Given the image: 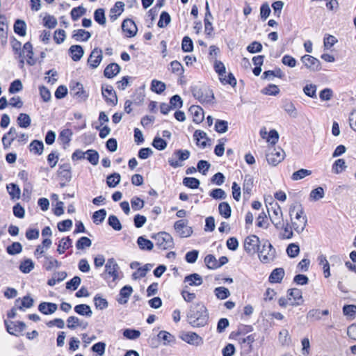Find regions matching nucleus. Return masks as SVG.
I'll use <instances>...</instances> for the list:
<instances>
[{
	"label": "nucleus",
	"mask_w": 356,
	"mask_h": 356,
	"mask_svg": "<svg viewBox=\"0 0 356 356\" xmlns=\"http://www.w3.org/2000/svg\"><path fill=\"white\" fill-rule=\"evenodd\" d=\"M268 213L273 224L277 229H282V235L284 238H292L293 231L298 234L302 233L307 225V216L302 206L298 204H292L289 207V222L284 220L282 211L277 204L272 207Z\"/></svg>",
	"instance_id": "f257e3e1"
},
{
	"label": "nucleus",
	"mask_w": 356,
	"mask_h": 356,
	"mask_svg": "<svg viewBox=\"0 0 356 356\" xmlns=\"http://www.w3.org/2000/svg\"><path fill=\"white\" fill-rule=\"evenodd\" d=\"M188 323L193 327H202L207 324L208 313L206 307L201 302L192 305L187 315Z\"/></svg>",
	"instance_id": "f03ea898"
},
{
	"label": "nucleus",
	"mask_w": 356,
	"mask_h": 356,
	"mask_svg": "<svg viewBox=\"0 0 356 356\" xmlns=\"http://www.w3.org/2000/svg\"><path fill=\"white\" fill-rule=\"evenodd\" d=\"M304 302L302 292L298 289H291L287 291L286 298H280L278 300L279 305L282 307L287 306H300Z\"/></svg>",
	"instance_id": "7ed1b4c3"
},
{
	"label": "nucleus",
	"mask_w": 356,
	"mask_h": 356,
	"mask_svg": "<svg viewBox=\"0 0 356 356\" xmlns=\"http://www.w3.org/2000/svg\"><path fill=\"white\" fill-rule=\"evenodd\" d=\"M266 157L269 165L272 166H277L284 159L285 152L280 147H271L268 149Z\"/></svg>",
	"instance_id": "20e7f679"
},
{
	"label": "nucleus",
	"mask_w": 356,
	"mask_h": 356,
	"mask_svg": "<svg viewBox=\"0 0 356 356\" xmlns=\"http://www.w3.org/2000/svg\"><path fill=\"white\" fill-rule=\"evenodd\" d=\"M156 241V244L160 248L166 250L173 245V239L172 236L166 232H159L152 236Z\"/></svg>",
	"instance_id": "39448f33"
},
{
	"label": "nucleus",
	"mask_w": 356,
	"mask_h": 356,
	"mask_svg": "<svg viewBox=\"0 0 356 356\" xmlns=\"http://www.w3.org/2000/svg\"><path fill=\"white\" fill-rule=\"evenodd\" d=\"M259 257L263 263H269L272 261L275 257V251L272 245L268 243H264L261 249H259Z\"/></svg>",
	"instance_id": "423d86ee"
},
{
	"label": "nucleus",
	"mask_w": 356,
	"mask_h": 356,
	"mask_svg": "<svg viewBox=\"0 0 356 356\" xmlns=\"http://www.w3.org/2000/svg\"><path fill=\"white\" fill-rule=\"evenodd\" d=\"M180 338L186 343L192 346H200L203 344V339L195 332H182L180 334Z\"/></svg>",
	"instance_id": "0eeeda50"
},
{
	"label": "nucleus",
	"mask_w": 356,
	"mask_h": 356,
	"mask_svg": "<svg viewBox=\"0 0 356 356\" xmlns=\"http://www.w3.org/2000/svg\"><path fill=\"white\" fill-rule=\"evenodd\" d=\"M259 239L255 235H251L248 236L245 239L244 248L246 252L250 254H254L257 252L259 249Z\"/></svg>",
	"instance_id": "6e6552de"
},
{
	"label": "nucleus",
	"mask_w": 356,
	"mask_h": 356,
	"mask_svg": "<svg viewBox=\"0 0 356 356\" xmlns=\"http://www.w3.org/2000/svg\"><path fill=\"white\" fill-rule=\"evenodd\" d=\"M175 229L181 237H188L193 233V229L188 225L187 221L180 220L175 222Z\"/></svg>",
	"instance_id": "1a4fd4ad"
},
{
	"label": "nucleus",
	"mask_w": 356,
	"mask_h": 356,
	"mask_svg": "<svg viewBox=\"0 0 356 356\" xmlns=\"http://www.w3.org/2000/svg\"><path fill=\"white\" fill-rule=\"evenodd\" d=\"M301 62L310 71H318L320 69L318 60L312 56L305 55L302 56Z\"/></svg>",
	"instance_id": "9d476101"
},
{
	"label": "nucleus",
	"mask_w": 356,
	"mask_h": 356,
	"mask_svg": "<svg viewBox=\"0 0 356 356\" xmlns=\"http://www.w3.org/2000/svg\"><path fill=\"white\" fill-rule=\"evenodd\" d=\"M4 323L7 332L10 334L17 336L22 331V322L5 320Z\"/></svg>",
	"instance_id": "9b49d317"
},
{
	"label": "nucleus",
	"mask_w": 356,
	"mask_h": 356,
	"mask_svg": "<svg viewBox=\"0 0 356 356\" xmlns=\"http://www.w3.org/2000/svg\"><path fill=\"white\" fill-rule=\"evenodd\" d=\"M10 44L16 58L19 60V66L22 68V44L19 41L16 40L14 37L10 38Z\"/></svg>",
	"instance_id": "f8f14e48"
},
{
	"label": "nucleus",
	"mask_w": 356,
	"mask_h": 356,
	"mask_svg": "<svg viewBox=\"0 0 356 356\" xmlns=\"http://www.w3.org/2000/svg\"><path fill=\"white\" fill-rule=\"evenodd\" d=\"M262 138L265 139L268 143L275 145L279 139L278 133L273 129L267 131L266 128L261 130L260 132Z\"/></svg>",
	"instance_id": "ddd939ff"
},
{
	"label": "nucleus",
	"mask_w": 356,
	"mask_h": 356,
	"mask_svg": "<svg viewBox=\"0 0 356 356\" xmlns=\"http://www.w3.org/2000/svg\"><path fill=\"white\" fill-rule=\"evenodd\" d=\"M189 112L192 116L193 121L197 124L202 122L204 119V112L199 106H191L189 108Z\"/></svg>",
	"instance_id": "4468645a"
},
{
	"label": "nucleus",
	"mask_w": 356,
	"mask_h": 356,
	"mask_svg": "<svg viewBox=\"0 0 356 356\" xmlns=\"http://www.w3.org/2000/svg\"><path fill=\"white\" fill-rule=\"evenodd\" d=\"M123 32L127 37H133L137 33V27L135 23L131 19H126L122 25Z\"/></svg>",
	"instance_id": "2eb2a0df"
},
{
	"label": "nucleus",
	"mask_w": 356,
	"mask_h": 356,
	"mask_svg": "<svg viewBox=\"0 0 356 356\" xmlns=\"http://www.w3.org/2000/svg\"><path fill=\"white\" fill-rule=\"evenodd\" d=\"M102 59V51L101 49H95L89 58H88V63L92 68H96L99 63H101V60Z\"/></svg>",
	"instance_id": "dca6fc26"
},
{
	"label": "nucleus",
	"mask_w": 356,
	"mask_h": 356,
	"mask_svg": "<svg viewBox=\"0 0 356 356\" xmlns=\"http://www.w3.org/2000/svg\"><path fill=\"white\" fill-rule=\"evenodd\" d=\"M194 139L196 141V144L201 148L207 147L209 142L207 134L201 130H196L193 135Z\"/></svg>",
	"instance_id": "f3484780"
},
{
	"label": "nucleus",
	"mask_w": 356,
	"mask_h": 356,
	"mask_svg": "<svg viewBox=\"0 0 356 356\" xmlns=\"http://www.w3.org/2000/svg\"><path fill=\"white\" fill-rule=\"evenodd\" d=\"M32 45L27 42L24 45V57H26L29 65H33L36 63L37 58L33 56Z\"/></svg>",
	"instance_id": "a211bd4d"
},
{
	"label": "nucleus",
	"mask_w": 356,
	"mask_h": 356,
	"mask_svg": "<svg viewBox=\"0 0 356 356\" xmlns=\"http://www.w3.org/2000/svg\"><path fill=\"white\" fill-rule=\"evenodd\" d=\"M325 197V191L323 187L318 186L311 191L309 195V200L311 202H315L320 201Z\"/></svg>",
	"instance_id": "6ab92c4d"
},
{
	"label": "nucleus",
	"mask_w": 356,
	"mask_h": 356,
	"mask_svg": "<svg viewBox=\"0 0 356 356\" xmlns=\"http://www.w3.org/2000/svg\"><path fill=\"white\" fill-rule=\"evenodd\" d=\"M17 136V131L16 129L14 127H11L9 130V131L4 134L2 138V143L3 145V147L5 149H7L10 147L11 145L12 141L14 140V139Z\"/></svg>",
	"instance_id": "aec40b11"
},
{
	"label": "nucleus",
	"mask_w": 356,
	"mask_h": 356,
	"mask_svg": "<svg viewBox=\"0 0 356 356\" xmlns=\"http://www.w3.org/2000/svg\"><path fill=\"white\" fill-rule=\"evenodd\" d=\"M218 75L220 81L222 84H229L232 87L236 86V79L233 76V75L231 73L227 72V70L225 72H221L220 74H218Z\"/></svg>",
	"instance_id": "412c9836"
},
{
	"label": "nucleus",
	"mask_w": 356,
	"mask_h": 356,
	"mask_svg": "<svg viewBox=\"0 0 356 356\" xmlns=\"http://www.w3.org/2000/svg\"><path fill=\"white\" fill-rule=\"evenodd\" d=\"M132 288L129 286H124L120 292L118 298V302L121 305H124L128 302V299L132 293Z\"/></svg>",
	"instance_id": "4be33fe9"
},
{
	"label": "nucleus",
	"mask_w": 356,
	"mask_h": 356,
	"mask_svg": "<svg viewBox=\"0 0 356 356\" xmlns=\"http://www.w3.org/2000/svg\"><path fill=\"white\" fill-rule=\"evenodd\" d=\"M6 188L12 200H19L20 198L21 190L18 185L10 183L7 184Z\"/></svg>",
	"instance_id": "5701e85b"
},
{
	"label": "nucleus",
	"mask_w": 356,
	"mask_h": 356,
	"mask_svg": "<svg viewBox=\"0 0 356 356\" xmlns=\"http://www.w3.org/2000/svg\"><path fill=\"white\" fill-rule=\"evenodd\" d=\"M338 42L337 38L332 35H325L323 38V47L326 51H332L334 44Z\"/></svg>",
	"instance_id": "b1692460"
},
{
	"label": "nucleus",
	"mask_w": 356,
	"mask_h": 356,
	"mask_svg": "<svg viewBox=\"0 0 356 356\" xmlns=\"http://www.w3.org/2000/svg\"><path fill=\"white\" fill-rule=\"evenodd\" d=\"M105 268L106 271L112 275L114 280L118 277V266L113 259H110L107 261Z\"/></svg>",
	"instance_id": "393cba45"
},
{
	"label": "nucleus",
	"mask_w": 356,
	"mask_h": 356,
	"mask_svg": "<svg viewBox=\"0 0 356 356\" xmlns=\"http://www.w3.org/2000/svg\"><path fill=\"white\" fill-rule=\"evenodd\" d=\"M124 4L122 2H117L110 10V19L115 21L123 12Z\"/></svg>",
	"instance_id": "a878e982"
},
{
	"label": "nucleus",
	"mask_w": 356,
	"mask_h": 356,
	"mask_svg": "<svg viewBox=\"0 0 356 356\" xmlns=\"http://www.w3.org/2000/svg\"><path fill=\"white\" fill-rule=\"evenodd\" d=\"M347 168L346 161L342 159H339L333 163L332 170L334 174L339 175L344 172Z\"/></svg>",
	"instance_id": "bb28decb"
},
{
	"label": "nucleus",
	"mask_w": 356,
	"mask_h": 356,
	"mask_svg": "<svg viewBox=\"0 0 356 356\" xmlns=\"http://www.w3.org/2000/svg\"><path fill=\"white\" fill-rule=\"evenodd\" d=\"M158 339L162 341L163 345L167 346L175 340V337L166 331H161L157 335Z\"/></svg>",
	"instance_id": "cd10ccee"
},
{
	"label": "nucleus",
	"mask_w": 356,
	"mask_h": 356,
	"mask_svg": "<svg viewBox=\"0 0 356 356\" xmlns=\"http://www.w3.org/2000/svg\"><path fill=\"white\" fill-rule=\"evenodd\" d=\"M184 283L188 286H200L202 283V279L198 274H192L185 277Z\"/></svg>",
	"instance_id": "c85d7f7f"
},
{
	"label": "nucleus",
	"mask_w": 356,
	"mask_h": 356,
	"mask_svg": "<svg viewBox=\"0 0 356 356\" xmlns=\"http://www.w3.org/2000/svg\"><path fill=\"white\" fill-rule=\"evenodd\" d=\"M40 311L45 314L54 313L57 309V305L51 302H42L39 305Z\"/></svg>",
	"instance_id": "c756f323"
},
{
	"label": "nucleus",
	"mask_w": 356,
	"mask_h": 356,
	"mask_svg": "<svg viewBox=\"0 0 356 356\" xmlns=\"http://www.w3.org/2000/svg\"><path fill=\"white\" fill-rule=\"evenodd\" d=\"M343 314L348 319L353 320L356 317V305H346L343 307Z\"/></svg>",
	"instance_id": "7c9ffc66"
},
{
	"label": "nucleus",
	"mask_w": 356,
	"mask_h": 356,
	"mask_svg": "<svg viewBox=\"0 0 356 356\" xmlns=\"http://www.w3.org/2000/svg\"><path fill=\"white\" fill-rule=\"evenodd\" d=\"M284 275V270L283 268L275 269L270 275L269 280L270 282L278 283L280 282Z\"/></svg>",
	"instance_id": "2f4dec72"
},
{
	"label": "nucleus",
	"mask_w": 356,
	"mask_h": 356,
	"mask_svg": "<svg viewBox=\"0 0 356 356\" xmlns=\"http://www.w3.org/2000/svg\"><path fill=\"white\" fill-rule=\"evenodd\" d=\"M120 72V67L116 63H112L108 65L105 70H104V75L108 78H111L116 74H118Z\"/></svg>",
	"instance_id": "473e14b6"
},
{
	"label": "nucleus",
	"mask_w": 356,
	"mask_h": 356,
	"mask_svg": "<svg viewBox=\"0 0 356 356\" xmlns=\"http://www.w3.org/2000/svg\"><path fill=\"white\" fill-rule=\"evenodd\" d=\"M74 96L80 100H86L88 95L83 90V86L79 83L73 88Z\"/></svg>",
	"instance_id": "72a5a7b5"
},
{
	"label": "nucleus",
	"mask_w": 356,
	"mask_h": 356,
	"mask_svg": "<svg viewBox=\"0 0 356 356\" xmlns=\"http://www.w3.org/2000/svg\"><path fill=\"white\" fill-rule=\"evenodd\" d=\"M70 54L72 58L76 61L79 60L83 55V50L79 45H73L70 48Z\"/></svg>",
	"instance_id": "f704fd0d"
},
{
	"label": "nucleus",
	"mask_w": 356,
	"mask_h": 356,
	"mask_svg": "<svg viewBox=\"0 0 356 356\" xmlns=\"http://www.w3.org/2000/svg\"><path fill=\"white\" fill-rule=\"evenodd\" d=\"M102 95L108 102L113 104H115L117 102V97L115 96V92L111 88L107 87L104 88L102 90Z\"/></svg>",
	"instance_id": "c9c22d12"
},
{
	"label": "nucleus",
	"mask_w": 356,
	"mask_h": 356,
	"mask_svg": "<svg viewBox=\"0 0 356 356\" xmlns=\"http://www.w3.org/2000/svg\"><path fill=\"white\" fill-rule=\"evenodd\" d=\"M317 86L314 83H307L303 87V92L311 98H316Z\"/></svg>",
	"instance_id": "e433bc0d"
},
{
	"label": "nucleus",
	"mask_w": 356,
	"mask_h": 356,
	"mask_svg": "<svg viewBox=\"0 0 356 356\" xmlns=\"http://www.w3.org/2000/svg\"><path fill=\"white\" fill-rule=\"evenodd\" d=\"M43 25L49 29L54 28L57 24V19L55 17L46 14L42 19Z\"/></svg>",
	"instance_id": "4c0bfd02"
},
{
	"label": "nucleus",
	"mask_w": 356,
	"mask_h": 356,
	"mask_svg": "<svg viewBox=\"0 0 356 356\" xmlns=\"http://www.w3.org/2000/svg\"><path fill=\"white\" fill-rule=\"evenodd\" d=\"M74 310L79 314L90 316L92 314V312L90 307V306L87 305H79L74 307Z\"/></svg>",
	"instance_id": "58836bf2"
},
{
	"label": "nucleus",
	"mask_w": 356,
	"mask_h": 356,
	"mask_svg": "<svg viewBox=\"0 0 356 356\" xmlns=\"http://www.w3.org/2000/svg\"><path fill=\"white\" fill-rule=\"evenodd\" d=\"M138 245L142 250H152L153 248V243L151 241L145 238L143 236H140L138 238Z\"/></svg>",
	"instance_id": "ea45409f"
},
{
	"label": "nucleus",
	"mask_w": 356,
	"mask_h": 356,
	"mask_svg": "<svg viewBox=\"0 0 356 356\" xmlns=\"http://www.w3.org/2000/svg\"><path fill=\"white\" fill-rule=\"evenodd\" d=\"M261 92L266 95L276 96L280 93V89L277 86L270 84L264 88Z\"/></svg>",
	"instance_id": "a19ab883"
},
{
	"label": "nucleus",
	"mask_w": 356,
	"mask_h": 356,
	"mask_svg": "<svg viewBox=\"0 0 356 356\" xmlns=\"http://www.w3.org/2000/svg\"><path fill=\"white\" fill-rule=\"evenodd\" d=\"M17 309H22V299L21 298H18L17 300H16L15 307L8 312V320H10L15 317Z\"/></svg>",
	"instance_id": "79ce46f5"
},
{
	"label": "nucleus",
	"mask_w": 356,
	"mask_h": 356,
	"mask_svg": "<svg viewBox=\"0 0 356 356\" xmlns=\"http://www.w3.org/2000/svg\"><path fill=\"white\" fill-rule=\"evenodd\" d=\"M320 264L322 266L323 274L325 278L330 276V264L325 257L321 256L319 258Z\"/></svg>",
	"instance_id": "37998d69"
},
{
	"label": "nucleus",
	"mask_w": 356,
	"mask_h": 356,
	"mask_svg": "<svg viewBox=\"0 0 356 356\" xmlns=\"http://www.w3.org/2000/svg\"><path fill=\"white\" fill-rule=\"evenodd\" d=\"M22 250V247L20 243L14 242L10 245L7 247V252L9 254L14 255L19 253Z\"/></svg>",
	"instance_id": "c03bdc74"
},
{
	"label": "nucleus",
	"mask_w": 356,
	"mask_h": 356,
	"mask_svg": "<svg viewBox=\"0 0 356 356\" xmlns=\"http://www.w3.org/2000/svg\"><path fill=\"white\" fill-rule=\"evenodd\" d=\"M311 174H312V172L310 170H306V169H301V170H299L293 172L291 178L293 180L297 181V180L303 179L304 177L309 176Z\"/></svg>",
	"instance_id": "a18cd8bd"
},
{
	"label": "nucleus",
	"mask_w": 356,
	"mask_h": 356,
	"mask_svg": "<svg viewBox=\"0 0 356 356\" xmlns=\"http://www.w3.org/2000/svg\"><path fill=\"white\" fill-rule=\"evenodd\" d=\"M43 143L42 142L35 140L30 145V150L31 152L40 154L43 151Z\"/></svg>",
	"instance_id": "49530a36"
},
{
	"label": "nucleus",
	"mask_w": 356,
	"mask_h": 356,
	"mask_svg": "<svg viewBox=\"0 0 356 356\" xmlns=\"http://www.w3.org/2000/svg\"><path fill=\"white\" fill-rule=\"evenodd\" d=\"M73 38L76 40H82L85 41L88 40L90 38V33L88 31H86L84 30L80 29L76 31L73 35Z\"/></svg>",
	"instance_id": "de8ad7c7"
},
{
	"label": "nucleus",
	"mask_w": 356,
	"mask_h": 356,
	"mask_svg": "<svg viewBox=\"0 0 356 356\" xmlns=\"http://www.w3.org/2000/svg\"><path fill=\"white\" fill-rule=\"evenodd\" d=\"M95 305L97 309H99L100 310H103L108 307V302L106 299L100 297V296H96L94 298Z\"/></svg>",
	"instance_id": "09e8293b"
},
{
	"label": "nucleus",
	"mask_w": 356,
	"mask_h": 356,
	"mask_svg": "<svg viewBox=\"0 0 356 356\" xmlns=\"http://www.w3.org/2000/svg\"><path fill=\"white\" fill-rule=\"evenodd\" d=\"M72 135V132L71 130L67 129H63L59 135V139L63 144H67L71 139Z\"/></svg>",
	"instance_id": "8fccbe9b"
},
{
	"label": "nucleus",
	"mask_w": 356,
	"mask_h": 356,
	"mask_svg": "<svg viewBox=\"0 0 356 356\" xmlns=\"http://www.w3.org/2000/svg\"><path fill=\"white\" fill-rule=\"evenodd\" d=\"M215 294L218 298L223 300L227 298L229 295V291L225 287H218L215 289Z\"/></svg>",
	"instance_id": "3c124183"
},
{
	"label": "nucleus",
	"mask_w": 356,
	"mask_h": 356,
	"mask_svg": "<svg viewBox=\"0 0 356 356\" xmlns=\"http://www.w3.org/2000/svg\"><path fill=\"white\" fill-rule=\"evenodd\" d=\"M67 327L70 329H75L77 327L82 326V322L75 316H70L67 321Z\"/></svg>",
	"instance_id": "603ef678"
},
{
	"label": "nucleus",
	"mask_w": 356,
	"mask_h": 356,
	"mask_svg": "<svg viewBox=\"0 0 356 356\" xmlns=\"http://www.w3.org/2000/svg\"><path fill=\"white\" fill-rule=\"evenodd\" d=\"M219 212L225 218H228L231 213V209L228 204L225 202L220 203L219 205Z\"/></svg>",
	"instance_id": "864d4df0"
},
{
	"label": "nucleus",
	"mask_w": 356,
	"mask_h": 356,
	"mask_svg": "<svg viewBox=\"0 0 356 356\" xmlns=\"http://www.w3.org/2000/svg\"><path fill=\"white\" fill-rule=\"evenodd\" d=\"M71 244V240L69 238H63L60 241V243L58 246V252L60 254H62L65 252L66 249H67Z\"/></svg>",
	"instance_id": "5fc2aeb1"
},
{
	"label": "nucleus",
	"mask_w": 356,
	"mask_h": 356,
	"mask_svg": "<svg viewBox=\"0 0 356 356\" xmlns=\"http://www.w3.org/2000/svg\"><path fill=\"white\" fill-rule=\"evenodd\" d=\"M95 19L101 25L105 24L106 18L104 10L99 8L95 12Z\"/></svg>",
	"instance_id": "6e6d98bb"
},
{
	"label": "nucleus",
	"mask_w": 356,
	"mask_h": 356,
	"mask_svg": "<svg viewBox=\"0 0 356 356\" xmlns=\"http://www.w3.org/2000/svg\"><path fill=\"white\" fill-rule=\"evenodd\" d=\"M299 246L295 243L290 244L286 249V252L288 255L291 257H296L299 254Z\"/></svg>",
	"instance_id": "4d7b16f0"
},
{
	"label": "nucleus",
	"mask_w": 356,
	"mask_h": 356,
	"mask_svg": "<svg viewBox=\"0 0 356 356\" xmlns=\"http://www.w3.org/2000/svg\"><path fill=\"white\" fill-rule=\"evenodd\" d=\"M106 216V212L104 209H101L95 212L92 216L94 222H95L96 224H99V222L104 220Z\"/></svg>",
	"instance_id": "13d9d810"
},
{
	"label": "nucleus",
	"mask_w": 356,
	"mask_h": 356,
	"mask_svg": "<svg viewBox=\"0 0 356 356\" xmlns=\"http://www.w3.org/2000/svg\"><path fill=\"white\" fill-rule=\"evenodd\" d=\"M282 63L284 65H286L289 67H295L296 65V60L289 56V55H285L283 56L282 59Z\"/></svg>",
	"instance_id": "bf43d9fd"
},
{
	"label": "nucleus",
	"mask_w": 356,
	"mask_h": 356,
	"mask_svg": "<svg viewBox=\"0 0 356 356\" xmlns=\"http://www.w3.org/2000/svg\"><path fill=\"white\" fill-rule=\"evenodd\" d=\"M22 88V83L19 79L13 81L9 87L8 91L10 93H15L19 92Z\"/></svg>",
	"instance_id": "052dcab7"
},
{
	"label": "nucleus",
	"mask_w": 356,
	"mask_h": 356,
	"mask_svg": "<svg viewBox=\"0 0 356 356\" xmlns=\"http://www.w3.org/2000/svg\"><path fill=\"white\" fill-rule=\"evenodd\" d=\"M87 159L92 164L96 165L99 161V156L97 152L94 150H88L86 152Z\"/></svg>",
	"instance_id": "680f3d73"
},
{
	"label": "nucleus",
	"mask_w": 356,
	"mask_h": 356,
	"mask_svg": "<svg viewBox=\"0 0 356 356\" xmlns=\"http://www.w3.org/2000/svg\"><path fill=\"white\" fill-rule=\"evenodd\" d=\"M170 15L167 13L163 12L161 13V15L160 16V19L158 22V26L159 27H165L170 23Z\"/></svg>",
	"instance_id": "e2e57ef3"
},
{
	"label": "nucleus",
	"mask_w": 356,
	"mask_h": 356,
	"mask_svg": "<svg viewBox=\"0 0 356 356\" xmlns=\"http://www.w3.org/2000/svg\"><path fill=\"white\" fill-rule=\"evenodd\" d=\"M279 341L283 345L289 344L290 341V337L289 332L286 330H283L280 332Z\"/></svg>",
	"instance_id": "0e129e2a"
},
{
	"label": "nucleus",
	"mask_w": 356,
	"mask_h": 356,
	"mask_svg": "<svg viewBox=\"0 0 356 356\" xmlns=\"http://www.w3.org/2000/svg\"><path fill=\"white\" fill-rule=\"evenodd\" d=\"M65 32L64 30L58 29L56 30L54 33V40L57 44H60L65 40Z\"/></svg>",
	"instance_id": "69168bd1"
},
{
	"label": "nucleus",
	"mask_w": 356,
	"mask_h": 356,
	"mask_svg": "<svg viewBox=\"0 0 356 356\" xmlns=\"http://www.w3.org/2000/svg\"><path fill=\"white\" fill-rule=\"evenodd\" d=\"M120 181L119 174H113L107 178V184L110 187H115Z\"/></svg>",
	"instance_id": "338daca9"
},
{
	"label": "nucleus",
	"mask_w": 356,
	"mask_h": 356,
	"mask_svg": "<svg viewBox=\"0 0 356 356\" xmlns=\"http://www.w3.org/2000/svg\"><path fill=\"white\" fill-rule=\"evenodd\" d=\"M165 84L161 81H153L152 83V90L157 93L163 92L165 90Z\"/></svg>",
	"instance_id": "774afa93"
}]
</instances>
